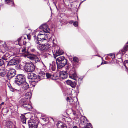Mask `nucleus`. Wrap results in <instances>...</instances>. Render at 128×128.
Masks as SVG:
<instances>
[{"instance_id":"nucleus-1","label":"nucleus","mask_w":128,"mask_h":128,"mask_svg":"<svg viewBox=\"0 0 128 128\" xmlns=\"http://www.w3.org/2000/svg\"><path fill=\"white\" fill-rule=\"evenodd\" d=\"M39 28L42 29V31H40L37 38L34 37V41L35 44H40V41L42 42L44 40H46L47 36L45 33H49L50 31L48 26L46 24H43L40 26Z\"/></svg>"},{"instance_id":"nucleus-2","label":"nucleus","mask_w":128,"mask_h":128,"mask_svg":"<svg viewBox=\"0 0 128 128\" xmlns=\"http://www.w3.org/2000/svg\"><path fill=\"white\" fill-rule=\"evenodd\" d=\"M29 47H24V57L28 58L31 60H33L35 63H40L41 62L44 64L41 60L40 58L38 56L34 54L30 55V53L28 50Z\"/></svg>"},{"instance_id":"nucleus-3","label":"nucleus","mask_w":128,"mask_h":128,"mask_svg":"<svg viewBox=\"0 0 128 128\" xmlns=\"http://www.w3.org/2000/svg\"><path fill=\"white\" fill-rule=\"evenodd\" d=\"M15 82L18 85H20V90L21 92L24 91V76L23 74H19L16 76Z\"/></svg>"},{"instance_id":"nucleus-4","label":"nucleus","mask_w":128,"mask_h":128,"mask_svg":"<svg viewBox=\"0 0 128 128\" xmlns=\"http://www.w3.org/2000/svg\"><path fill=\"white\" fill-rule=\"evenodd\" d=\"M58 68L60 69L64 66L67 63V60L64 56H59L56 60Z\"/></svg>"},{"instance_id":"nucleus-5","label":"nucleus","mask_w":128,"mask_h":128,"mask_svg":"<svg viewBox=\"0 0 128 128\" xmlns=\"http://www.w3.org/2000/svg\"><path fill=\"white\" fill-rule=\"evenodd\" d=\"M28 73L26 72L28 74L27 78L29 79L32 80H33L32 84H33V86H35V83H37L40 80L38 78L37 76L34 73L32 72H29Z\"/></svg>"},{"instance_id":"nucleus-6","label":"nucleus","mask_w":128,"mask_h":128,"mask_svg":"<svg viewBox=\"0 0 128 128\" xmlns=\"http://www.w3.org/2000/svg\"><path fill=\"white\" fill-rule=\"evenodd\" d=\"M36 45L37 48L41 51L46 50L50 47L48 43L44 44H41L40 43L38 44H36Z\"/></svg>"},{"instance_id":"nucleus-7","label":"nucleus","mask_w":128,"mask_h":128,"mask_svg":"<svg viewBox=\"0 0 128 128\" xmlns=\"http://www.w3.org/2000/svg\"><path fill=\"white\" fill-rule=\"evenodd\" d=\"M6 69L8 71L7 76L8 79H10L16 74V70L14 69L10 68L8 66L6 67Z\"/></svg>"},{"instance_id":"nucleus-8","label":"nucleus","mask_w":128,"mask_h":128,"mask_svg":"<svg viewBox=\"0 0 128 128\" xmlns=\"http://www.w3.org/2000/svg\"><path fill=\"white\" fill-rule=\"evenodd\" d=\"M35 69V66L32 63H27L24 66V70L27 72L34 71Z\"/></svg>"},{"instance_id":"nucleus-9","label":"nucleus","mask_w":128,"mask_h":128,"mask_svg":"<svg viewBox=\"0 0 128 128\" xmlns=\"http://www.w3.org/2000/svg\"><path fill=\"white\" fill-rule=\"evenodd\" d=\"M75 68H73L70 70L68 73L69 75V77L74 80H76V77L77 76Z\"/></svg>"},{"instance_id":"nucleus-10","label":"nucleus","mask_w":128,"mask_h":128,"mask_svg":"<svg viewBox=\"0 0 128 128\" xmlns=\"http://www.w3.org/2000/svg\"><path fill=\"white\" fill-rule=\"evenodd\" d=\"M68 71L66 70V71L59 72V76L60 77L64 79H65L68 77V74L67 72Z\"/></svg>"},{"instance_id":"nucleus-11","label":"nucleus","mask_w":128,"mask_h":128,"mask_svg":"<svg viewBox=\"0 0 128 128\" xmlns=\"http://www.w3.org/2000/svg\"><path fill=\"white\" fill-rule=\"evenodd\" d=\"M32 107L30 104V102L28 103L27 102L25 101L24 99V110L30 111L32 110Z\"/></svg>"},{"instance_id":"nucleus-12","label":"nucleus","mask_w":128,"mask_h":128,"mask_svg":"<svg viewBox=\"0 0 128 128\" xmlns=\"http://www.w3.org/2000/svg\"><path fill=\"white\" fill-rule=\"evenodd\" d=\"M66 100L67 102H69L70 104H74L78 100L77 98L76 97H74L73 99L71 98H69V97H67Z\"/></svg>"},{"instance_id":"nucleus-13","label":"nucleus","mask_w":128,"mask_h":128,"mask_svg":"<svg viewBox=\"0 0 128 128\" xmlns=\"http://www.w3.org/2000/svg\"><path fill=\"white\" fill-rule=\"evenodd\" d=\"M79 60L78 58L76 57L73 58V62L72 65L74 68H77L79 64Z\"/></svg>"},{"instance_id":"nucleus-14","label":"nucleus","mask_w":128,"mask_h":128,"mask_svg":"<svg viewBox=\"0 0 128 128\" xmlns=\"http://www.w3.org/2000/svg\"><path fill=\"white\" fill-rule=\"evenodd\" d=\"M31 96V94L30 92H27L26 94L24 99L25 101L28 103L30 102V98Z\"/></svg>"},{"instance_id":"nucleus-15","label":"nucleus","mask_w":128,"mask_h":128,"mask_svg":"<svg viewBox=\"0 0 128 128\" xmlns=\"http://www.w3.org/2000/svg\"><path fill=\"white\" fill-rule=\"evenodd\" d=\"M66 83L73 88H74L76 86V83L74 81H72L69 80L66 81Z\"/></svg>"},{"instance_id":"nucleus-16","label":"nucleus","mask_w":128,"mask_h":128,"mask_svg":"<svg viewBox=\"0 0 128 128\" xmlns=\"http://www.w3.org/2000/svg\"><path fill=\"white\" fill-rule=\"evenodd\" d=\"M58 128H67L66 125L64 123L61 122H59L56 124Z\"/></svg>"},{"instance_id":"nucleus-17","label":"nucleus","mask_w":128,"mask_h":128,"mask_svg":"<svg viewBox=\"0 0 128 128\" xmlns=\"http://www.w3.org/2000/svg\"><path fill=\"white\" fill-rule=\"evenodd\" d=\"M17 61L14 58H13L10 61L7 66H8L10 67V66L14 65L16 64Z\"/></svg>"},{"instance_id":"nucleus-18","label":"nucleus","mask_w":128,"mask_h":128,"mask_svg":"<svg viewBox=\"0 0 128 128\" xmlns=\"http://www.w3.org/2000/svg\"><path fill=\"white\" fill-rule=\"evenodd\" d=\"M56 63L54 61H53L52 62V64H50V67L51 68L52 70V71H55L56 68Z\"/></svg>"},{"instance_id":"nucleus-19","label":"nucleus","mask_w":128,"mask_h":128,"mask_svg":"<svg viewBox=\"0 0 128 128\" xmlns=\"http://www.w3.org/2000/svg\"><path fill=\"white\" fill-rule=\"evenodd\" d=\"M46 75V73L44 72H41L40 73V75L38 77V78L40 80V79H42L44 78L45 76Z\"/></svg>"},{"instance_id":"nucleus-20","label":"nucleus","mask_w":128,"mask_h":128,"mask_svg":"<svg viewBox=\"0 0 128 128\" xmlns=\"http://www.w3.org/2000/svg\"><path fill=\"white\" fill-rule=\"evenodd\" d=\"M63 52V51L62 50H56V53L54 55V58H56L55 56H57L60 55L62 54Z\"/></svg>"},{"instance_id":"nucleus-21","label":"nucleus","mask_w":128,"mask_h":128,"mask_svg":"<svg viewBox=\"0 0 128 128\" xmlns=\"http://www.w3.org/2000/svg\"><path fill=\"white\" fill-rule=\"evenodd\" d=\"M28 124H37V125L38 124V121H36L33 119H31L30 120H28Z\"/></svg>"},{"instance_id":"nucleus-22","label":"nucleus","mask_w":128,"mask_h":128,"mask_svg":"<svg viewBox=\"0 0 128 128\" xmlns=\"http://www.w3.org/2000/svg\"><path fill=\"white\" fill-rule=\"evenodd\" d=\"M6 74V72L4 69H0V77L4 76Z\"/></svg>"},{"instance_id":"nucleus-23","label":"nucleus","mask_w":128,"mask_h":128,"mask_svg":"<svg viewBox=\"0 0 128 128\" xmlns=\"http://www.w3.org/2000/svg\"><path fill=\"white\" fill-rule=\"evenodd\" d=\"M52 56V55L50 52L49 53L46 52L44 53L43 55V57L44 58H48Z\"/></svg>"},{"instance_id":"nucleus-24","label":"nucleus","mask_w":128,"mask_h":128,"mask_svg":"<svg viewBox=\"0 0 128 128\" xmlns=\"http://www.w3.org/2000/svg\"><path fill=\"white\" fill-rule=\"evenodd\" d=\"M5 2L12 6L13 4L14 3L13 0H5Z\"/></svg>"},{"instance_id":"nucleus-25","label":"nucleus","mask_w":128,"mask_h":128,"mask_svg":"<svg viewBox=\"0 0 128 128\" xmlns=\"http://www.w3.org/2000/svg\"><path fill=\"white\" fill-rule=\"evenodd\" d=\"M26 37L25 36H24V42H25V43H26L27 42H26V40H27L26 39V37H27V39L28 40H29L30 39V34H26L25 35Z\"/></svg>"},{"instance_id":"nucleus-26","label":"nucleus","mask_w":128,"mask_h":128,"mask_svg":"<svg viewBox=\"0 0 128 128\" xmlns=\"http://www.w3.org/2000/svg\"><path fill=\"white\" fill-rule=\"evenodd\" d=\"M38 125L37 124H29L28 126L30 128H37L38 127Z\"/></svg>"},{"instance_id":"nucleus-27","label":"nucleus","mask_w":128,"mask_h":128,"mask_svg":"<svg viewBox=\"0 0 128 128\" xmlns=\"http://www.w3.org/2000/svg\"><path fill=\"white\" fill-rule=\"evenodd\" d=\"M29 86L27 82L24 80V90L29 89Z\"/></svg>"},{"instance_id":"nucleus-28","label":"nucleus","mask_w":128,"mask_h":128,"mask_svg":"<svg viewBox=\"0 0 128 128\" xmlns=\"http://www.w3.org/2000/svg\"><path fill=\"white\" fill-rule=\"evenodd\" d=\"M82 128H92V126L90 123H87V125L86 126H85Z\"/></svg>"},{"instance_id":"nucleus-29","label":"nucleus","mask_w":128,"mask_h":128,"mask_svg":"<svg viewBox=\"0 0 128 128\" xmlns=\"http://www.w3.org/2000/svg\"><path fill=\"white\" fill-rule=\"evenodd\" d=\"M20 120L23 124L24 123V114H22L20 116Z\"/></svg>"},{"instance_id":"nucleus-30","label":"nucleus","mask_w":128,"mask_h":128,"mask_svg":"<svg viewBox=\"0 0 128 128\" xmlns=\"http://www.w3.org/2000/svg\"><path fill=\"white\" fill-rule=\"evenodd\" d=\"M12 122H8L7 123V126L9 128H10L12 127Z\"/></svg>"},{"instance_id":"nucleus-31","label":"nucleus","mask_w":128,"mask_h":128,"mask_svg":"<svg viewBox=\"0 0 128 128\" xmlns=\"http://www.w3.org/2000/svg\"><path fill=\"white\" fill-rule=\"evenodd\" d=\"M19 103L22 106H23L24 104V99L23 98L20 100L19 101Z\"/></svg>"},{"instance_id":"nucleus-32","label":"nucleus","mask_w":128,"mask_h":128,"mask_svg":"<svg viewBox=\"0 0 128 128\" xmlns=\"http://www.w3.org/2000/svg\"><path fill=\"white\" fill-rule=\"evenodd\" d=\"M46 118L45 116H42L40 118V119L44 121L45 122L46 120Z\"/></svg>"},{"instance_id":"nucleus-33","label":"nucleus","mask_w":128,"mask_h":128,"mask_svg":"<svg viewBox=\"0 0 128 128\" xmlns=\"http://www.w3.org/2000/svg\"><path fill=\"white\" fill-rule=\"evenodd\" d=\"M124 49L126 50L127 51L128 50V45H125L124 47Z\"/></svg>"},{"instance_id":"nucleus-34","label":"nucleus","mask_w":128,"mask_h":128,"mask_svg":"<svg viewBox=\"0 0 128 128\" xmlns=\"http://www.w3.org/2000/svg\"><path fill=\"white\" fill-rule=\"evenodd\" d=\"M47 78H49L50 77L51 75L50 74L46 73V75Z\"/></svg>"},{"instance_id":"nucleus-35","label":"nucleus","mask_w":128,"mask_h":128,"mask_svg":"<svg viewBox=\"0 0 128 128\" xmlns=\"http://www.w3.org/2000/svg\"><path fill=\"white\" fill-rule=\"evenodd\" d=\"M126 50H124V49L123 48V49L121 50L120 52L122 53V54H125V53H126Z\"/></svg>"},{"instance_id":"nucleus-36","label":"nucleus","mask_w":128,"mask_h":128,"mask_svg":"<svg viewBox=\"0 0 128 128\" xmlns=\"http://www.w3.org/2000/svg\"><path fill=\"white\" fill-rule=\"evenodd\" d=\"M4 63V62L2 60L0 59V66H1Z\"/></svg>"},{"instance_id":"nucleus-37","label":"nucleus","mask_w":128,"mask_h":128,"mask_svg":"<svg viewBox=\"0 0 128 128\" xmlns=\"http://www.w3.org/2000/svg\"><path fill=\"white\" fill-rule=\"evenodd\" d=\"M75 27H77L78 26V22H75L73 23Z\"/></svg>"},{"instance_id":"nucleus-38","label":"nucleus","mask_w":128,"mask_h":128,"mask_svg":"<svg viewBox=\"0 0 128 128\" xmlns=\"http://www.w3.org/2000/svg\"><path fill=\"white\" fill-rule=\"evenodd\" d=\"M31 51L35 53H37V52L36 50L34 48H33L31 49Z\"/></svg>"},{"instance_id":"nucleus-39","label":"nucleus","mask_w":128,"mask_h":128,"mask_svg":"<svg viewBox=\"0 0 128 128\" xmlns=\"http://www.w3.org/2000/svg\"><path fill=\"white\" fill-rule=\"evenodd\" d=\"M82 79H83V78H79V79H78V80L79 81V83L80 84H81V83L82 81Z\"/></svg>"},{"instance_id":"nucleus-40","label":"nucleus","mask_w":128,"mask_h":128,"mask_svg":"<svg viewBox=\"0 0 128 128\" xmlns=\"http://www.w3.org/2000/svg\"><path fill=\"white\" fill-rule=\"evenodd\" d=\"M108 56H114L115 55H114V54H108Z\"/></svg>"},{"instance_id":"nucleus-41","label":"nucleus","mask_w":128,"mask_h":128,"mask_svg":"<svg viewBox=\"0 0 128 128\" xmlns=\"http://www.w3.org/2000/svg\"><path fill=\"white\" fill-rule=\"evenodd\" d=\"M125 62H126V64H125V65L124 66H127V65L128 66V60L126 61Z\"/></svg>"},{"instance_id":"nucleus-42","label":"nucleus","mask_w":128,"mask_h":128,"mask_svg":"<svg viewBox=\"0 0 128 128\" xmlns=\"http://www.w3.org/2000/svg\"><path fill=\"white\" fill-rule=\"evenodd\" d=\"M73 22H74L72 20L70 21V22H69V23L70 24H71Z\"/></svg>"},{"instance_id":"nucleus-43","label":"nucleus","mask_w":128,"mask_h":128,"mask_svg":"<svg viewBox=\"0 0 128 128\" xmlns=\"http://www.w3.org/2000/svg\"><path fill=\"white\" fill-rule=\"evenodd\" d=\"M27 119H28L27 118L26 119V118L25 117V116H24V120H25V121L24 122V124H26V120Z\"/></svg>"},{"instance_id":"nucleus-44","label":"nucleus","mask_w":128,"mask_h":128,"mask_svg":"<svg viewBox=\"0 0 128 128\" xmlns=\"http://www.w3.org/2000/svg\"><path fill=\"white\" fill-rule=\"evenodd\" d=\"M63 0L64 2V0H65V2H68L70 0Z\"/></svg>"},{"instance_id":"nucleus-45","label":"nucleus","mask_w":128,"mask_h":128,"mask_svg":"<svg viewBox=\"0 0 128 128\" xmlns=\"http://www.w3.org/2000/svg\"><path fill=\"white\" fill-rule=\"evenodd\" d=\"M84 121H86V120H87V119L86 118V117H84Z\"/></svg>"},{"instance_id":"nucleus-46","label":"nucleus","mask_w":128,"mask_h":128,"mask_svg":"<svg viewBox=\"0 0 128 128\" xmlns=\"http://www.w3.org/2000/svg\"><path fill=\"white\" fill-rule=\"evenodd\" d=\"M33 36H34V37H36V35H35V34H33Z\"/></svg>"},{"instance_id":"nucleus-47","label":"nucleus","mask_w":128,"mask_h":128,"mask_svg":"<svg viewBox=\"0 0 128 128\" xmlns=\"http://www.w3.org/2000/svg\"><path fill=\"white\" fill-rule=\"evenodd\" d=\"M20 39H18V43L20 42Z\"/></svg>"},{"instance_id":"nucleus-48","label":"nucleus","mask_w":128,"mask_h":128,"mask_svg":"<svg viewBox=\"0 0 128 128\" xmlns=\"http://www.w3.org/2000/svg\"><path fill=\"white\" fill-rule=\"evenodd\" d=\"M73 128H78V127L76 126H74L73 127Z\"/></svg>"},{"instance_id":"nucleus-49","label":"nucleus","mask_w":128,"mask_h":128,"mask_svg":"<svg viewBox=\"0 0 128 128\" xmlns=\"http://www.w3.org/2000/svg\"><path fill=\"white\" fill-rule=\"evenodd\" d=\"M4 104V102H2L1 104H0L1 105V106L2 105V104Z\"/></svg>"},{"instance_id":"nucleus-50","label":"nucleus","mask_w":128,"mask_h":128,"mask_svg":"<svg viewBox=\"0 0 128 128\" xmlns=\"http://www.w3.org/2000/svg\"><path fill=\"white\" fill-rule=\"evenodd\" d=\"M10 90L11 91H13V89L12 88H10Z\"/></svg>"},{"instance_id":"nucleus-51","label":"nucleus","mask_w":128,"mask_h":128,"mask_svg":"<svg viewBox=\"0 0 128 128\" xmlns=\"http://www.w3.org/2000/svg\"><path fill=\"white\" fill-rule=\"evenodd\" d=\"M22 52H23L24 51V49H22Z\"/></svg>"},{"instance_id":"nucleus-52","label":"nucleus","mask_w":128,"mask_h":128,"mask_svg":"<svg viewBox=\"0 0 128 128\" xmlns=\"http://www.w3.org/2000/svg\"><path fill=\"white\" fill-rule=\"evenodd\" d=\"M85 0H84V1H82V2L80 4H81L82 2H83L85 1Z\"/></svg>"},{"instance_id":"nucleus-53","label":"nucleus","mask_w":128,"mask_h":128,"mask_svg":"<svg viewBox=\"0 0 128 128\" xmlns=\"http://www.w3.org/2000/svg\"><path fill=\"white\" fill-rule=\"evenodd\" d=\"M29 113V112H26V113H24V114H27V113Z\"/></svg>"},{"instance_id":"nucleus-54","label":"nucleus","mask_w":128,"mask_h":128,"mask_svg":"<svg viewBox=\"0 0 128 128\" xmlns=\"http://www.w3.org/2000/svg\"><path fill=\"white\" fill-rule=\"evenodd\" d=\"M104 64L103 63V62H102V63H101V64Z\"/></svg>"},{"instance_id":"nucleus-55","label":"nucleus","mask_w":128,"mask_h":128,"mask_svg":"<svg viewBox=\"0 0 128 128\" xmlns=\"http://www.w3.org/2000/svg\"><path fill=\"white\" fill-rule=\"evenodd\" d=\"M3 58V59H4V60H6V59L5 58Z\"/></svg>"},{"instance_id":"nucleus-56","label":"nucleus","mask_w":128,"mask_h":128,"mask_svg":"<svg viewBox=\"0 0 128 128\" xmlns=\"http://www.w3.org/2000/svg\"><path fill=\"white\" fill-rule=\"evenodd\" d=\"M24 41H23V44H24Z\"/></svg>"},{"instance_id":"nucleus-57","label":"nucleus","mask_w":128,"mask_h":128,"mask_svg":"<svg viewBox=\"0 0 128 128\" xmlns=\"http://www.w3.org/2000/svg\"><path fill=\"white\" fill-rule=\"evenodd\" d=\"M28 43V44H30V43L29 42Z\"/></svg>"}]
</instances>
